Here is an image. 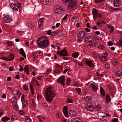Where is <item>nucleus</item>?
<instances>
[{
  "instance_id": "obj_2",
  "label": "nucleus",
  "mask_w": 122,
  "mask_h": 122,
  "mask_svg": "<svg viewBox=\"0 0 122 122\" xmlns=\"http://www.w3.org/2000/svg\"><path fill=\"white\" fill-rule=\"evenodd\" d=\"M45 94L46 100L51 102L55 95V94L53 92L52 87H50L47 88L46 90Z\"/></svg>"
},
{
  "instance_id": "obj_54",
  "label": "nucleus",
  "mask_w": 122,
  "mask_h": 122,
  "mask_svg": "<svg viewBox=\"0 0 122 122\" xmlns=\"http://www.w3.org/2000/svg\"><path fill=\"white\" fill-rule=\"evenodd\" d=\"M89 44L90 46H93L95 45L94 43H93V42L92 41L90 42Z\"/></svg>"
},
{
  "instance_id": "obj_1",
  "label": "nucleus",
  "mask_w": 122,
  "mask_h": 122,
  "mask_svg": "<svg viewBox=\"0 0 122 122\" xmlns=\"http://www.w3.org/2000/svg\"><path fill=\"white\" fill-rule=\"evenodd\" d=\"M38 46L41 48H45L47 47L49 44L48 39L46 36H42L37 40Z\"/></svg>"
},
{
  "instance_id": "obj_11",
  "label": "nucleus",
  "mask_w": 122,
  "mask_h": 122,
  "mask_svg": "<svg viewBox=\"0 0 122 122\" xmlns=\"http://www.w3.org/2000/svg\"><path fill=\"white\" fill-rule=\"evenodd\" d=\"M67 109V106H65L64 107L63 109V112L65 116L66 117L68 116Z\"/></svg>"
},
{
  "instance_id": "obj_46",
  "label": "nucleus",
  "mask_w": 122,
  "mask_h": 122,
  "mask_svg": "<svg viewBox=\"0 0 122 122\" xmlns=\"http://www.w3.org/2000/svg\"><path fill=\"white\" fill-rule=\"evenodd\" d=\"M62 2L64 4H66V3H68L69 0H61Z\"/></svg>"
},
{
  "instance_id": "obj_59",
  "label": "nucleus",
  "mask_w": 122,
  "mask_h": 122,
  "mask_svg": "<svg viewBox=\"0 0 122 122\" xmlns=\"http://www.w3.org/2000/svg\"><path fill=\"white\" fill-rule=\"evenodd\" d=\"M67 16H68L67 14H66V15H65L64 18L62 19V20L63 21V20H65L66 19V17H67Z\"/></svg>"
},
{
  "instance_id": "obj_42",
  "label": "nucleus",
  "mask_w": 122,
  "mask_h": 122,
  "mask_svg": "<svg viewBox=\"0 0 122 122\" xmlns=\"http://www.w3.org/2000/svg\"><path fill=\"white\" fill-rule=\"evenodd\" d=\"M66 101L69 103H71L72 102V100L71 99L68 98Z\"/></svg>"
},
{
  "instance_id": "obj_29",
  "label": "nucleus",
  "mask_w": 122,
  "mask_h": 122,
  "mask_svg": "<svg viewBox=\"0 0 122 122\" xmlns=\"http://www.w3.org/2000/svg\"><path fill=\"white\" fill-rule=\"evenodd\" d=\"M108 27L110 29V32L111 33L113 32L114 31V29L113 27L111 25H108Z\"/></svg>"
},
{
  "instance_id": "obj_34",
  "label": "nucleus",
  "mask_w": 122,
  "mask_h": 122,
  "mask_svg": "<svg viewBox=\"0 0 122 122\" xmlns=\"http://www.w3.org/2000/svg\"><path fill=\"white\" fill-rule=\"evenodd\" d=\"M10 101L14 103H15L16 102V98L15 97H13L10 99Z\"/></svg>"
},
{
  "instance_id": "obj_37",
  "label": "nucleus",
  "mask_w": 122,
  "mask_h": 122,
  "mask_svg": "<svg viewBox=\"0 0 122 122\" xmlns=\"http://www.w3.org/2000/svg\"><path fill=\"white\" fill-rule=\"evenodd\" d=\"M102 108L99 106H97L96 107V109L98 111H100L101 110Z\"/></svg>"
},
{
  "instance_id": "obj_63",
  "label": "nucleus",
  "mask_w": 122,
  "mask_h": 122,
  "mask_svg": "<svg viewBox=\"0 0 122 122\" xmlns=\"http://www.w3.org/2000/svg\"><path fill=\"white\" fill-rule=\"evenodd\" d=\"M60 25V23H58L56 24V28H58Z\"/></svg>"
},
{
  "instance_id": "obj_13",
  "label": "nucleus",
  "mask_w": 122,
  "mask_h": 122,
  "mask_svg": "<svg viewBox=\"0 0 122 122\" xmlns=\"http://www.w3.org/2000/svg\"><path fill=\"white\" fill-rule=\"evenodd\" d=\"M41 2L45 5H49L51 4V1L49 0H42Z\"/></svg>"
},
{
  "instance_id": "obj_47",
  "label": "nucleus",
  "mask_w": 122,
  "mask_h": 122,
  "mask_svg": "<svg viewBox=\"0 0 122 122\" xmlns=\"http://www.w3.org/2000/svg\"><path fill=\"white\" fill-rule=\"evenodd\" d=\"M100 59L102 61H104L106 60V58L105 57L102 56L100 58Z\"/></svg>"
},
{
  "instance_id": "obj_10",
  "label": "nucleus",
  "mask_w": 122,
  "mask_h": 122,
  "mask_svg": "<svg viewBox=\"0 0 122 122\" xmlns=\"http://www.w3.org/2000/svg\"><path fill=\"white\" fill-rule=\"evenodd\" d=\"M61 9H62V8H60L59 6L57 5H56L54 7V10L55 13L56 14H59L58 13L59 10Z\"/></svg>"
},
{
  "instance_id": "obj_14",
  "label": "nucleus",
  "mask_w": 122,
  "mask_h": 122,
  "mask_svg": "<svg viewBox=\"0 0 122 122\" xmlns=\"http://www.w3.org/2000/svg\"><path fill=\"white\" fill-rule=\"evenodd\" d=\"M84 35V32L83 31H82L79 33L77 34V36L79 38L81 39L83 38Z\"/></svg>"
},
{
  "instance_id": "obj_24",
  "label": "nucleus",
  "mask_w": 122,
  "mask_h": 122,
  "mask_svg": "<svg viewBox=\"0 0 122 122\" xmlns=\"http://www.w3.org/2000/svg\"><path fill=\"white\" fill-rule=\"evenodd\" d=\"M2 121L4 122H6L10 119V118L7 117H5L2 118Z\"/></svg>"
},
{
  "instance_id": "obj_18",
  "label": "nucleus",
  "mask_w": 122,
  "mask_h": 122,
  "mask_svg": "<svg viewBox=\"0 0 122 122\" xmlns=\"http://www.w3.org/2000/svg\"><path fill=\"white\" fill-rule=\"evenodd\" d=\"M86 63L89 67H92L93 66V64L91 61L87 60L86 61Z\"/></svg>"
},
{
  "instance_id": "obj_36",
  "label": "nucleus",
  "mask_w": 122,
  "mask_h": 122,
  "mask_svg": "<svg viewBox=\"0 0 122 122\" xmlns=\"http://www.w3.org/2000/svg\"><path fill=\"white\" fill-rule=\"evenodd\" d=\"M28 105V102L26 101H25L22 104L23 106L24 107L27 106Z\"/></svg>"
},
{
  "instance_id": "obj_48",
  "label": "nucleus",
  "mask_w": 122,
  "mask_h": 122,
  "mask_svg": "<svg viewBox=\"0 0 122 122\" xmlns=\"http://www.w3.org/2000/svg\"><path fill=\"white\" fill-rule=\"evenodd\" d=\"M76 90L78 93L80 94L81 93V89L79 88H76Z\"/></svg>"
},
{
  "instance_id": "obj_33",
  "label": "nucleus",
  "mask_w": 122,
  "mask_h": 122,
  "mask_svg": "<svg viewBox=\"0 0 122 122\" xmlns=\"http://www.w3.org/2000/svg\"><path fill=\"white\" fill-rule=\"evenodd\" d=\"M65 11V10H63L62 8V9H61V10H59V11L58 13L59 14H58L61 15H64Z\"/></svg>"
},
{
  "instance_id": "obj_32",
  "label": "nucleus",
  "mask_w": 122,
  "mask_h": 122,
  "mask_svg": "<svg viewBox=\"0 0 122 122\" xmlns=\"http://www.w3.org/2000/svg\"><path fill=\"white\" fill-rule=\"evenodd\" d=\"M78 53L77 52H75L72 54V56L74 58H76L78 57Z\"/></svg>"
},
{
  "instance_id": "obj_27",
  "label": "nucleus",
  "mask_w": 122,
  "mask_h": 122,
  "mask_svg": "<svg viewBox=\"0 0 122 122\" xmlns=\"http://www.w3.org/2000/svg\"><path fill=\"white\" fill-rule=\"evenodd\" d=\"M106 100L107 102H109L110 101V96L108 94H107L106 95Z\"/></svg>"
},
{
  "instance_id": "obj_6",
  "label": "nucleus",
  "mask_w": 122,
  "mask_h": 122,
  "mask_svg": "<svg viewBox=\"0 0 122 122\" xmlns=\"http://www.w3.org/2000/svg\"><path fill=\"white\" fill-rule=\"evenodd\" d=\"M2 18L4 21L6 23H10L12 21V19L8 15L3 16Z\"/></svg>"
},
{
  "instance_id": "obj_38",
  "label": "nucleus",
  "mask_w": 122,
  "mask_h": 122,
  "mask_svg": "<svg viewBox=\"0 0 122 122\" xmlns=\"http://www.w3.org/2000/svg\"><path fill=\"white\" fill-rule=\"evenodd\" d=\"M33 82H35L37 86H40V84L39 82L36 80L34 79L33 80Z\"/></svg>"
},
{
  "instance_id": "obj_52",
  "label": "nucleus",
  "mask_w": 122,
  "mask_h": 122,
  "mask_svg": "<svg viewBox=\"0 0 122 122\" xmlns=\"http://www.w3.org/2000/svg\"><path fill=\"white\" fill-rule=\"evenodd\" d=\"M56 34V33L55 32H53L51 33L50 36H54Z\"/></svg>"
},
{
  "instance_id": "obj_40",
  "label": "nucleus",
  "mask_w": 122,
  "mask_h": 122,
  "mask_svg": "<svg viewBox=\"0 0 122 122\" xmlns=\"http://www.w3.org/2000/svg\"><path fill=\"white\" fill-rule=\"evenodd\" d=\"M15 4L14 3H10L9 4V5L10 7H11L13 9L14 7L15 6Z\"/></svg>"
},
{
  "instance_id": "obj_60",
  "label": "nucleus",
  "mask_w": 122,
  "mask_h": 122,
  "mask_svg": "<svg viewBox=\"0 0 122 122\" xmlns=\"http://www.w3.org/2000/svg\"><path fill=\"white\" fill-rule=\"evenodd\" d=\"M7 44L8 46H12V44L11 42H7Z\"/></svg>"
},
{
  "instance_id": "obj_50",
  "label": "nucleus",
  "mask_w": 122,
  "mask_h": 122,
  "mask_svg": "<svg viewBox=\"0 0 122 122\" xmlns=\"http://www.w3.org/2000/svg\"><path fill=\"white\" fill-rule=\"evenodd\" d=\"M71 80L69 79H67L66 81V84L67 85L69 84Z\"/></svg>"
},
{
  "instance_id": "obj_30",
  "label": "nucleus",
  "mask_w": 122,
  "mask_h": 122,
  "mask_svg": "<svg viewBox=\"0 0 122 122\" xmlns=\"http://www.w3.org/2000/svg\"><path fill=\"white\" fill-rule=\"evenodd\" d=\"M91 38V36H86L84 39V41L85 42H88L90 41V39Z\"/></svg>"
},
{
  "instance_id": "obj_9",
  "label": "nucleus",
  "mask_w": 122,
  "mask_h": 122,
  "mask_svg": "<svg viewBox=\"0 0 122 122\" xmlns=\"http://www.w3.org/2000/svg\"><path fill=\"white\" fill-rule=\"evenodd\" d=\"M71 122H82V121L79 117H76L72 118L71 120Z\"/></svg>"
},
{
  "instance_id": "obj_31",
  "label": "nucleus",
  "mask_w": 122,
  "mask_h": 122,
  "mask_svg": "<svg viewBox=\"0 0 122 122\" xmlns=\"http://www.w3.org/2000/svg\"><path fill=\"white\" fill-rule=\"evenodd\" d=\"M17 93H18V92L15 90H13L12 92V94L14 96L17 95Z\"/></svg>"
},
{
  "instance_id": "obj_53",
  "label": "nucleus",
  "mask_w": 122,
  "mask_h": 122,
  "mask_svg": "<svg viewBox=\"0 0 122 122\" xmlns=\"http://www.w3.org/2000/svg\"><path fill=\"white\" fill-rule=\"evenodd\" d=\"M16 117L15 115H13L11 117V119L12 120H13L15 119Z\"/></svg>"
},
{
  "instance_id": "obj_8",
  "label": "nucleus",
  "mask_w": 122,
  "mask_h": 122,
  "mask_svg": "<svg viewBox=\"0 0 122 122\" xmlns=\"http://www.w3.org/2000/svg\"><path fill=\"white\" fill-rule=\"evenodd\" d=\"M92 13L94 19H96L98 15L97 10L95 8L93 9L92 10Z\"/></svg>"
},
{
  "instance_id": "obj_25",
  "label": "nucleus",
  "mask_w": 122,
  "mask_h": 122,
  "mask_svg": "<svg viewBox=\"0 0 122 122\" xmlns=\"http://www.w3.org/2000/svg\"><path fill=\"white\" fill-rule=\"evenodd\" d=\"M93 55L94 57L96 58H98L99 56V55L96 51H94L93 52Z\"/></svg>"
},
{
  "instance_id": "obj_44",
  "label": "nucleus",
  "mask_w": 122,
  "mask_h": 122,
  "mask_svg": "<svg viewBox=\"0 0 122 122\" xmlns=\"http://www.w3.org/2000/svg\"><path fill=\"white\" fill-rule=\"evenodd\" d=\"M25 96V95L24 94H22V96L21 98V101L22 102H23L25 100V98L24 97V96Z\"/></svg>"
},
{
  "instance_id": "obj_17",
  "label": "nucleus",
  "mask_w": 122,
  "mask_h": 122,
  "mask_svg": "<svg viewBox=\"0 0 122 122\" xmlns=\"http://www.w3.org/2000/svg\"><path fill=\"white\" fill-rule=\"evenodd\" d=\"M34 24L33 22L31 21L27 22L26 23V25L29 27L32 28L34 26Z\"/></svg>"
},
{
  "instance_id": "obj_64",
  "label": "nucleus",
  "mask_w": 122,
  "mask_h": 122,
  "mask_svg": "<svg viewBox=\"0 0 122 122\" xmlns=\"http://www.w3.org/2000/svg\"><path fill=\"white\" fill-rule=\"evenodd\" d=\"M51 32L50 30H48L47 32V34L48 35H50L51 34Z\"/></svg>"
},
{
  "instance_id": "obj_16",
  "label": "nucleus",
  "mask_w": 122,
  "mask_h": 122,
  "mask_svg": "<svg viewBox=\"0 0 122 122\" xmlns=\"http://www.w3.org/2000/svg\"><path fill=\"white\" fill-rule=\"evenodd\" d=\"M90 86L93 91L96 92L97 91V87L93 83H91Z\"/></svg>"
},
{
  "instance_id": "obj_22",
  "label": "nucleus",
  "mask_w": 122,
  "mask_h": 122,
  "mask_svg": "<svg viewBox=\"0 0 122 122\" xmlns=\"http://www.w3.org/2000/svg\"><path fill=\"white\" fill-rule=\"evenodd\" d=\"M75 111H69V115L71 117L75 116L76 115Z\"/></svg>"
},
{
  "instance_id": "obj_19",
  "label": "nucleus",
  "mask_w": 122,
  "mask_h": 122,
  "mask_svg": "<svg viewBox=\"0 0 122 122\" xmlns=\"http://www.w3.org/2000/svg\"><path fill=\"white\" fill-rule=\"evenodd\" d=\"M20 53L25 58H26V55L23 48L20 50Z\"/></svg>"
},
{
  "instance_id": "obj_35",
  "label": "nucleus",
  "mask_w": 122,
  "mask_h": 122,
  "mask_svg": "<svg viewBox=\"0 0 122 122\" xmlns=\"http://www.w3.org/2000/svg\"><path fill=\"white\" fill-rule=\"evenodd\" d=\"M25 119L26 122H31V119L28 117L26 116L25 117Z\"/></svg>"
},
{
  "instance_id": "obj_12",
  "label": "nucleus",
  "mask_w": 122,
  "mask_h": 122,
  "mask_svg": "<svg viewBox=\"0 0 122 122\" xmlns=\"http://www.w3.org/2000/svg\"><path fill=\"white\" fill-rule=\"evenodd\" d=\"M86 109L87 110L91 112H93L94 111V109L93 106L90 105L87 106L86 107Z\"/></svg>"
},
{
  "instance_id": "obj_49",
  "label": "nucleus",
  "mask_w": 122,
  "mask_h": 122,
  "mask_svg": "<svg viewBox=\"0 0 122 122\" xmlns=\"http://www.w3.org/2000/svg\"><path fill=\"white\" fill-rule=\"evenodd\" d=\"M105 66L106 68H110V66L109 64L107 63L105 65Z\"/></svg>"
},
{
  "instance_id": "obj_56",
  "label": "nucleus",
  "mask_w": 122,
  "mask_h": 122,
  "mask_svg": "<svg viewBox=\"0 0 122 122\" xmlns=\"http://www.w3.org/2000/svg\"><path fill=\"white\" fill-rule=\"evenodd\" d=\"M77 18V17L76 16H74L72 17L71 19L72 20H76Z\"/></svg>"
},
{
  "instance_id": "obj_26",
  "label": "nucleus",
  "mask_w": 122,
  "mask_h": 122,
  "mask_svg": "<svg viewBox=\"0 0 122 122\" xmlns=\"http://www.w3.org/2000/svg\"><path fill=\"white\" fill-rule=\"evenodd\" d=\"M7 57L9 60V61H10L11 60H13L14 58V56L12 55H10Z\"/></svg>"
},
{
  "instance_id": "obj_3",
  "label": "nucleus",
  "mask_w": 122,
  "mask_h": 122,
  "mask_svg": "<svg viewBox=\"0 0 122 122\" xmlns=\"http://www.w3.org/2000/svg\"><path fill=\"white\" fill-rule=\"evenodd\" d=\"M57 54L61 56H67L68 55L67 52L65 50H63L61 51H57Z\"/></svg>"
},
{
  "instance_id": "obj_5",
  "label": "nucleus",
  "mask_w": 122,
  "mask_h": 122,
  "mask_svg": "<svg viewBox=\"0 0 122 122\" xmlns=\"http://www.w3.org/2000/svg\"><path fill=\"white\" fill-rule=\"evenodd\" d=\"M67 3L69 7H74L77 4V2L75 0H69Z\"/></svg>"
},
{
  "instance_id": "obj_51",
  "label": "nucleus",
  "mask_w": 122,
  "mask_h": 122,
  "mask_svg": "<svg viewBox=\"0 0 122 122\" xmlns=\"http://www.w3.org/2000/svg\"><path fill=\"white\" fill-rule=\"evenodd\" d=\"M19 66L20 67L19 71L20 72L22 71L23 70V68L21 67V65H19Z\"/></svg>"
},
{
  "instance_id": "obj_4",
  "label": "nucleus",
  "mask_w": 122,
  "mask_h": 122,
  "mask_svg": "<svg viewBox=\"0 0 122 122\" xmlns=\"http://www.w3.org/2000/svg\"><path fill=\"white\" fill-rule=\"evenodd\" d=\"M44 20V18H41L39 19L38 20V27L40 30L42 29L43 28V25Z\"/></svg>"
},
{
  "instance_id": "obj_57",
  "label": "nucleus",
  "mask_w": 122,
  "mask_h": 122,
  "mask_svg": "<svg viewBox=\"0 0 122 122\" xmlns=\"http://www.w3.org/2000/svg\"><path fill=\"white\" fill-rule=\"evenodd\" d=\"M21 94V93L20 91H18V93H17V95H18V96L19 97H20Z\"/></svg>"
},
{
  "instance_id": "obj_45",
  "label": "nucleus",
  "mask_w": 122,
  "mask_h": 122,
  "mask_svg": "<svg viewBox=\"0 0 122 122\" xmlns=\"http://www.w3.org/2000/svg\"><path fill=\"white\" fill-rule=\"evenodd\" d=\"M107 44L109 46H111L113 45L112 42L110 41H109L107 43Z\"/></svg>"
},
{
  "instance_id": "obj_43",
  "label": "nucleus",
  "mask_w": 122,
  "mask_h": 122,
  "mask_svg": "<svg viewBox=\"0 0 122 122\" xmlns=\"http://www.w3.org/2000/svg\"><path fill=\"white\" fill-rule=\"evenodd\" d=\"M18 112L20 114L22 115H24L25 114L24 112L20 110H19V111Z\"/></svg>"
},
{
  "instance_id": "obj_23",
  "label": "nucleus",
  "mask_w": 122,
  "mask_h": 122,
  "mask_svg": "<svg viewBox=\"0 0 122 122\" xmlns=\"http://www.w3.org/2000/svg\"><path fill=\"white\" fill-rule=\"evenodd\" d=\"M122 37L121 38L118 42L117 43L119 47L122 46Z\"/></svg>"
},
{
  "instance_id": "obj_62",
  "label": "nucleus",
  "mask_w": 122,
  "mask_h": 122,
  "mask_svg": "<svg viewBox=\"0 0 122 122\" xmlns=\"http://www.w3.org/2000/svg\"><path fill=\"white\" fill-rule=\"evenodd\" d=\"M9 70L10 71H12L13 70V69L12 67H10L9 68Z\"/></svg>"
},
{
  "instance_id": "obj_58",
  "label": "nucleus",
  "mask_w": 122,
  "mask_h": 122,
  "mask_svg": "<svg viewBox=\"0 0 122 122\" xmlns=\"http://www.w3.org/2000/svg\"><path fill=\"white\" fill-rule=\"evenodd\" d=\"M98 48H100V49H102L104 48V47L103 46L100 45L98 46Z\"/></svg>"
},
{
  "instance_id": "obj_61",
  "label": "nucleus",
  "mask_w": 122,
  "mask_h": 122,
  "mask_svg": "<svg viewBox=\"0 0 122 122\" xmlns=\"http://www.w3.org/2000/svg\"><path fill=\"white\" fill-rule=\"evenodd\" d=\"M8 58V57H5V58H2V59H3L4 60L9 61V60Z\"/></svg>"
},
{
  "instance_id": "obj_20",
  "label": "nucleus",
  "mask_w": 122,
  "mask_h": 122,
  "mask_svg": "<svg viewBox=\"0 0 122 122\" xmlns=\"http://www.w3.org/2000/svg\"><path fill=\"white\" fill-rule=\"evenodd\" d=\"M116 75L118 77H119L122 76V70H120L118 71L116 74Z\"/></svg>"
},
{
  "instance_id": "obj_7",
  "label": "nucleus",
  "mask_w": 122,
  "mask_h": 122,
  "mask_svg": "<svg viewBox=\"0 0 122 122\" xmlns=\"http://www.w3.org/2000/svg\"><path fill=\"white\" fill-rule=\"evenodd\" d=\"M65 78L63 76L60 77L57 79L58 82L62 85H64L65 82Z\"/></svg>"
},
{
  "instance_id": "obj_21",
  "label": "nucleus",
  "mask_w": 122,
  "mask_h": 122,
  "mask_svg": "<svg viewBox=\"0 0 122 122\" xmlns=\"http://www.w3.org/2000/svg\"><path fill=\"white\" fill-rule=\"evenodd\" d=\"M100 92L101 95L102 96H105V92L103 88L102 87H100Z\"/></svg>"
},
{
  "instance_id": "obj_28",
  "label": "nucleus",
  "mask_w": 122,
  "mask_h": 122,
  "mask_svg": "<svg viewBox=\"0 0 122 122\" xmlns=\"http://www.w3.org/2000/svg\"><path fill=\"white\" fill-rule=\"evenodd\" d=\"M29 68L28 66L25 67L24 68V71L26 72V73L27 75L30 74L28 70Z\"/></svg>"
},
{
  "instance_id": "obj_15",
  "label": "nucleus",
  "mask_w": 122,
  "mask_h": 122,
  "mask_svg": "<svg viewBox=\"0 0 122 122\" xmlns=\"http://www.w3.org/2000/svg\"><path fill=\"white\" fill-rule=\"evenodd\" d=\"M114 5L115 7L119 6L120 5V3L119 0H114Z\"/></svg>"
},
{
  "instance_id": "obj_41",
  "label": "nucleus",
  "mask_w": 122,
  "mask_h": 122,
  "mask_svg": "<svg viewBox=\"0 0 122 122\" xmlns=\"http://www.w3.org/2000/svg\"><path fill=\"white\" fill-rule=\"evenodd\" d=\"M105 0H95V4H97Z\"/></svg>"
},
{
  "instance_id": "obj_55",
  "label": "nucleus",
  "mask_w": 122,
  "mask_h": 122,
  "mask_svg": "<svg viewBox=\"0 0 122 122\" xmlns=\"http://www.w3.org/2000/svg\"><path fill=\"white\" fill-rule=\"evenodd\" d=\"M118 120V119L117 118H115L112 120V122H117Z\"/></svg>"
},
{
  "instance_id": "obj_39",
  "label": "nucleus",
  "mask_w": 122,
  "mask_h": 122,
  "mask_svg": "<svg viewBox=\"0 0 122 122\" xmlns=\"http://www.w3.org/2000/svg\"><path fill=\"white\" fill-rule=\"evenodd\" d=\"M15 6L14 7H14L13 9V10H14L15 11H16L18 10V7L15 4Z\"/></svg>"
}]
</instances>
